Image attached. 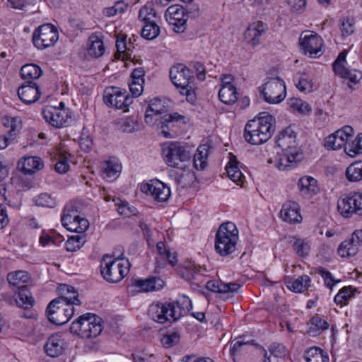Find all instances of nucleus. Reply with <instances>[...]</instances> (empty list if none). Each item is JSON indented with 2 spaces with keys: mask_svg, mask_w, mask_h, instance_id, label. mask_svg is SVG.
<instances>
[{
  "mask_svg": "<svg viewBox=\"0 0 362 362\" xmlns=\"http://www.w3.org/2000/svg\"><path fill=\"white\" fill-rule=\"evenodd\" d=\"M276 119L267 112L249 120L244 129V139L250 144L261 145L267 142L275 130Z\"/></svg>",
  "mask_w": 362,
  "mask_h": 362,
  "instance_id": "obj_1",
  "label": "nucleus"
},
{
  "mask_svg": "<svg viewBox=\"0 0 362 362\" xmlns=\"http://www.w3.org/2000/svg\"><path fill=\"white\" fill-rule=\"evenodd\" d=\"M182 305L181 307L179 302H157L150 305L148 308V315L155 322L164 324L177 321L183 315L182 312L189 311L192 308L191 300L187 297H182Z\"/></svg>",
  "mask_w": 362,
  "mask_h": 362,
  "instance_id": "obj_2",
  "label": "nucleus"
},
{
  "mask_svg": "<svg viewBox=\"0 0 362 362\" xmlns=\"http://www.w3.org/2000/svg\"><path fill=\"white\" fill-rule=\"evenodd\" d=\"M238 230L232 222L222 223L216 234L215 250L221 256H227L235 250Z\"/></svg>",
  "mask_w": 362,
  "mask_h": 362,
  "instance_id": "obj_3",
  "label": "nucleus"
},
{
  "mask_svg": "<svg viewBox=\"0 0 362 362\" xmlns=\"http://www.w3.org/2000/svg\"><path fill=\"white\" fill-rule=\"evenodd\" d=\"M70 331L84 339L96 337L103 331L102 319L96 315L86 313L71 323Z\"/></svg>",
  "mask_w": 362,
  "mask_h": 362,
  "instance_id": "obj_4",
  "label": "nucleus"
},
{
  "mask_svg": "<svg viewBox=\"0 0 362 362\" xmlns=\"http://www.w3.org/2000/svg\"><path fill=\"white\" fill-rule=\"evenodd\" d=\"M170 78L173 83L180 89V93L186 96L188 102L195 101V91L191 85L193 76L189 68L182 64L173 66L170 71Z\"/></svg>",
  "mask_w": 362,
  "mask_h": 362,
  "instance_id": "obj_5",
  "label": "nucleus"
},
{
  "mask_svg": "<svg viewBox=\"0 0 362 362\" xmlns=\"http://www.w3.org/2000/svg\"><path fill=\"white\" fill-rule=\"evenodd\" d=\"M162 156L167 165L184 169L191 158L190 152L178 142H166L162 146Z\"/></svg>",
  "mask_w": 362,
  "mask_h": 362,
  "instance_id": "obj_6",
  "label": "nucleus"
},
{
  "mask_svg": "<svg viewBox=\"0 0 362 362\" xmlns=\"http://www.w3.org/2000/svg\"><path fill=\"white\" fill-rule=\"evenodd\" d=\"M29 279L28 273L22 270L11 272L7 275L8 283L18 289L15 299L17 305L25 308H31L35 303L34 298L25 285Z\"/></svg>",
  "mask_w": 362,
  "mask_h": 362,
  "instance_id": "obj_7",
  "label": "nucleus"
},
{
  "mask_svg": "<svg viewBox=\"0 0 362 362\" xmlns=\"http://www.w3.org/2000/svg\"><path fill=\"white\" fill-rule=\"evenodd\" d=\"M129 263L124 266L122 260L113 258L109 255L103 257L100 264V272L103 277L108 282L120 281L129 272Z\"/></svg>",
  "mask_w": 362,
  "mask_h": 362,
  "instance_id": "obj_8",
  "label": "nucleus"
},
{
  "mask_svg": "<svg viewBox=\"0 0 362 362\" xmlns=\"http://www.w3.org/2000/svg\"><path fill=\"white\" fill-rule=\"evenodd\" d=\"M62 298H54L47 307V317L50 322L56 325L66 323L74 313V307L70 303L62 304Z\"/></svg>",
  "mask_w": 362,
  "mask_h": 362,
  "instance_id": "obj_9",
  "label": "nucleus"
},
{
  "mask_svg": "<svg viewBox=\"0 0 362 362\" xmlns=\"http://www.w3.org/2000/svg\"><path fill=\"white\" fill-rule=\"evenodd\" d=\"M58 39L59 33L57 27L51 23H46L34 30L32 41L37 49L43 50L53 47Z\"/></svg>",
  "mask_w": 362,
  "mask_h": 362,
  "instance_id": "obj_10",
  "label": "nucleus"
},
{
  "mask_svg": "<svg viewBox=\"0 0 362 362\" xmlns=\"http://www.w3.org/2000/svg\"><path fill=\"white\" fill-rule=\"evenodd\" d=\"M260 95L269 103L277 104L286 97V85L279 76L270 78L259 88Z\"/></svg>",
  "mask_w": 362,
  "mask_h": 362,
  "instance_id": "obj_11",
  "label": "nucleus"
},
{
  "mask_svg": "<svg viewBox=\"0 0 362 362\" xmlns=\"http://www.w3.org/2000/svg\"><path fill=\"white\" fill-rule=\"evenodd\" d=\"M337 209L346 218L354 214L362 216V194L354 192L343 195L338 201Z\"/></svg>",
  "mask_w": 362,
  "mask_h": 362,
  "instance_id": "obj_12",
  "label": "nucleus"
},
{
  "mask_svg": "<svg viewBox=\"0 0 362 362\" xmlns=\"http://www.w3.org/2000/svg\"><path fill=\"white\" fill-rule=\"evenodd\" d=\"M103 98L105 104L117 109L127 107L132 103V98L127 93V91L117 87L107 88Z\"/></svg>",
  "mask_w": 362,
  "mask_h": 362,
  "instance_id": "obj_13",
  "label": "nucleus"
},
{
  "mask_svg": "<svg viewBox=\"0 0 362 362\" xmlns=\"http://www.w3.org/2000/svg\"><path fill=\"white\" fill-rule=\"evenodd\" d=\"M354 129L350 126H344L334 133L327 136L324 141V146L327 149L337 150L342 147L345 148L346 142L352 138Z\"/></svg>",
  "mask_w": 362,
  "mask_h": 362,
  "instance_id": "obj_14",
  "label": "nucleus"
},
{
  "mask_svg": "<svg viewBox=\"0 0 362 362\" xmlns=\"http://www.w3.org/2000/svg\"><path fill=\"white\" fill-rule=\"evenodd\" d=\"M299 44L304 54H309L310 57H319L322 54L321 49L322 39L316 33L312 32L309 34H304L303 33L299 38Z\"/></svg>",
  "mask_w": 362,
  "mask_h": 362,
  "instance_id": "obj_15",
  "label": "nucleus"
},
{
  "mask_svg": "<svg viewBox=\"0 0 362 362\" xmlns=\"http://www.w3.org/2000/svg\"><path fill=\"white\" fill-rule=\"evenodd\" d=\"M141 190L144 193L150 194L155 200L160 202L167 201L170 196V188L158 180H153L148 183L142 184Z\"/></svg>",
  "mask_w": 362,
  "mask_h": 362,
  "instance_id": "obj_16",
  "label": "nucleus"
},
{
  "mask_svg": "<svg viewBox=\"0 0 362 362\" xmlns=\"http://www.w3.org/2000/svg\"><path fill=\"white\" fill-rule=\"evenodd\" d=\"M43 117L50 125L56 128L65 126L68 121V115L64 109L57 107H47L42 111Z\"/></svg>",
  "mask_w": 362,
  "mask_h": 362,
  "instance_id": "obj_17",
  "label": "nucleus"
},
{
  "mask_svg": "<svg viewBox=\"0 0 362 362\" xmlns=\"http://www.w3.org/2000/svg\"><path fill=\"white\" fill-rule=\"evenodd\" d=\"M163 281L160 278L149 277L145 279H135L129 287L130 293L134 292H149L159 290L163 286Z\"/></svg>",
  "mask_w": 362,
  "mask_h": 362,
  "instance_id": "obj_18",
  "label": "nucleus"
},
{
  "mask_svg": "<svg viewBox=\"0 0 362 362\" xmlns=\"http://www.w3.org/2000/svg\"><path fill=\"white\" fill-rule=\"evenodd\" d=\"M19 98L26 104L35 103L40 98V93L36 83L25 81L18 89Z\"/></svg>",
  "mask_w": 362,
  "mask_h": 362,
  "instance_id": "obj_19",
  "label": "nucleus"
},
{
  "mask_svg": "<svg viewBox=\"0 0 362 362\" xmlns=\"http://www.w3.org/2000/svg\"><path fill=\"white\" fill-rule=\"evenodd\" d=\"M282 220L289 223H299L302 221L300 206L297 202L289 201L283 204L280 211Z\"/></svg>",
  "mask_w": 362,
  "mask_h": 362,
  "instance_id": "obj_20",
  "label": "nucleus"
},
{
  "mask_svg": "<svg viewBox=\"0 0 362 362\" xmlns=\"http://www.w3.org/2000/svg\"><path fill=\"white\" fill-rule=\"evenodd\" d=\"M267 30V25L262 21L251 23L245 32V39L250 45L256 46L260 43V37Z\"/></svg>",
  "mask_w": 362,
  "mask_h": 362,
  "instance_id": "obj_21",
  "label": "nucleus"
},
{
  "mask_svg": "<svg viewBox=\"0 0 362 362\" xmlns=\"http://www.w3.org/2000/svg\"><path fill=\"white\" fill-rule=\"evenodd\" d=\"M277 145L282 151L296 148V134L291 127H288L279 133L276 140Z\"/></svg>",
  "mask_w": 362,
  "mask_h": 362,
  "instance_id": "obj_22",
  "label": "nucleus"
},
{
  "mask_svg": "<svg viewBox=\"0 0 362 362\" xmlns=\"http://www.w3.org/2000/svg\"><path fill=\"white\" fill-rule=\"evenodd\" d=\"M44 167L42 160L37 156L24 158L18 163V168L24 175H30Z\"/></svg>",
  "mask_w": 362,
  "mask_h": 362,
  "instance_id": "obj_23",
  "label": "nucleus"
},
{
  "mask_svg": "<svg viewBox=\"0 0 362 362\" xmlns=\"http://www.w3.org/2000/svg\"><path fill=\"white\" fill-rule=\"evenodd\" d=\"M208 290L220 293H233L238 292L240 285L235 282L224 283L216 280H211L206 283Z\"/></svg>",
  "mask_w": 362,
  "mask_h": 362,
  "instance_id": "obj_24",
  "label": "nucleus"
},
{
  "mask_svg": "<svg viewBox=\"0 0 362 362\" xmlns=\"http://www.w3.org/2000/svg\"><path fill=\"white\" fill-rule=\"evenodd\" d=\"M202 271H206V269L200 266H197L192 262H186L184 264L179 268V275L187 281L197 279L199 276L203 275Z\"/></svg>",
  "mask_w": 362,
  "mask_h": 362,
  "instance_id": "obj_25",
  "label": "nucleus"
},
{
  "mask_svg": "<svg viewBox=\"0 0 362 362\" xmlns=\"http://www.w3.org/2000/svg\"><path fill=\"white\" fill-rule=\"evenodd\" d=\"M298 186L301 195L305 197H310L319 191L317 180L310 176L301 177L298 180Z\"/></svg>",
  "mask_w": 362,
  "mask_h": 362,
  "instance_id": "obj_26",
  "label": "nucleus"
},
{
  "mask_svg": "<svg viewBox=\"0 0 362 362\" xmlns=\"http://www.w3.org/2000/svg\"><path fill=\"white\" fill-rule=\"evenodd\" d=\"M284 153L280 156L278 163V168L280 170H286L289 167H294L296 162L301 158V153L292 150L283 151Z\"/></svg>",
  "mask_w": 362,
  "mask_h": 362,
  "instance_id": "obj_27",
  "label": "nucleus"
},
{
  "mask_svg": "<svg viewBox=\"0 0 362 362\" xmlns=\"http://www.w3.org/2000/svg\"><path fill=\"white\" fill-rule=\"evenodd\" d=\"M59 291L61 296L59 298H62V304L70 303L71 306L73 305H80L81 301L78 299V294L74 287L67 285L62 284L59 287Z\"/></svg>",
  "mask_w": 362,
  "mask_h": 362,
  "instance_id": "obj_28",
  "label": "nucleus"
},
{
  "mask_svg": "<svg viewBox=\"0 0 362 362\" xmlns=\"http://www.w3.org/2000/svg\"><path fill=\"white\" fill-rule=\"evenodd\" d=\"M46 353L51 357H57L62 354L63 342L59 334L52 335L45 346Z\"/></svg>",
  "mask_w": 362,
  "mask_h": 362,
  "instance_id": "obj_29",
  "label": "nucleus"
},
{
  "mask_svg": "<svg viewBox=\"0 0 362 362\" xmlns=\"http://www.w3.org/2000/svg\"><path fill=\"white\" fill-rule=\"evenodd\" d=\"M218 97L221 102L230 105L235 103L238 100L236 88L233 84L225 82L218 91Z\"/></svg>",
  "mask_w": 362,
  "mask_h": 362,
  "instance_id": "obj_30",
  "label": "nucleus"
},
{
  "mask_svg": "<svg viewBox=\"0 0 362 362\" xmlns=\"http://www.w3.org/2000/svg\"><path fill=\"white\" fill-rule=\"evenodd\" d=\"M226 171L229 178L237 185L243 184L245 177L238 166V161L235 156H232L226 165Z\"/></svg>",
  "mask_w": 362,
  "mask_h": 362,
  "instance_id": "obj_31",
  "label": "nucleus"
},
{
  "mask_svg": "<svg viewBox=\"0 0 362 362\" xmlns=\"http://www.w3.org/2000/svg\"><path fill=\"white\" fill-rule=\"evenodd\" d=\"M105 52L103 40L97 35H91L88 38V53L90 56L98 58Z\"/></svg>",
  "mask_w": 362,
  "mask_h": 362,
  "instance_id": "obj_32",
  "label": "nucleus"
},
{
  "mask_svg": "<svg viewBox=\"0 0 362 362\" xmlns=\"http://www.w3.org/2000/svg\"><path fill=\"white\" fill-rule=\"evenodd\" d=\"M329 328V323L320 316H313L308 323L307 332L309 335L315 337L320 335L324 330Z\"/></svg>",
  "mask_w": 362,
  "mask_h": 362,
  "instance_id": "obj_33",
  "label": "nucleus"
},
{
  "mask_svg": "<svg viewBox=\"0 0 362 362\" xmlns=\"http://www.w3.org/2000/svg\"><path fill=\"white\" fill-rule=\"evenodd\" d=\"M42 74L40 67L34 64H28L22 66L21 69V75L25 81H33L37 79Z\"/></svg>",
  "mask_w": 362,
  "mask_h": 362,
  "instance_id": "obj_34",
  "label": "nucleus"
},
{
  "mask_svg": "<svg viewBox=\"0 0 362 362\" xmlns=\"http://www.w3.org/2000/svg\"><path fill=\"white\" fill-rule=\"evenodd\" d=\"M360 250V247L356 245L351 238H349L344 240L339 245L337 252L341 257H349L356 255Z\"/></svg>",
  "mask_w": 362,
  "mask_h": 362,
  "instance_id": "obj_35",
  "label": "nucleus"
},
{
  "mask_svg": "<svg viewBox=\"0 0 362 362\" xmlns=\"http://www.w3.org/2000/svg\"><path fill=\"white\" fill-rule=\"evenodd\" d=\"M208 152L209 148L206 145H201L198 147L193 158L194 166L197 170H204L206 167Z\"/></svg>",
  "mask_w": 362,
  "mask_h": 362,
  "instance_id": "obj_36",
  "label": "nucleus"
},
{
  "mask_svg": "<svg viewBox=\"0 0 362 362\" xmlns=\"http://www.w3.org/2000/svg\"><path fill=\"white\" fill-rule=\"evenodd\" d=\"M335 74L344 78H346L350 83L356 84L362 79V72L358 70H348L346 68H341L337 65Z\"/></svg>",
  "mask_w": 362,
  "mask_h": 362,
  "instance_id": "obj_37",
  "label": "nucleus"
},
{
  "mask_svg": "<svg viewBox=\"0 0 362 362\" xmlns=\"http://www.w3.org/2000/svg\"><path fill=\"white\" fill-rule=\"evenodd\" d=\"M346 177L350 182H358L362 180V160L350 164L346 170Z\"/></svg>",
  "mask_w": 362,
  "mask_h": 362,
  "instance_id": "obj_38",
  "label": "nucleus"
},
{
  "mask_svg": "<svg viewBox=\"0 0 362 362\" xmlns=\"http://www.w3.org/2000/svg\"><path fill=\"white\" fill-rule=\"evenodd\" d=\"M307 362H327L329 358L324 351L318 347H311L304 354Z\"/></svg>",
  "mask_w": 362,
  "mask_h": 362,
  "instance_id": "obj_39",
  "label": "nucleus"
},
{
  "mask_svg": "<svg viewBox=\"0 0 362 362\" xmlns=\"http://www.w3.org/2000/svg\"><path fill=\"white\" fill-rule=\"evenodd\" d=\"M310 278L308 275H303L298 279L288 282L287 287L296 293H301L310 285Z\"/></svg>",
  "mask_w": 362,
  "mask_h": 362,
  "instance_id": "obj_40",
  "label": "nucleus"
},
{
  "mask_svg": "<svg viewBox=\"0 0 362 362\" xmlns=\"http://www.w3.org/2000/svg\"><path fill=\"white\" fill-rule=\"evenodd\" d=\"M141 36L146 40H153L160 33V28L156 21L143 22Z\"/></svg>",
  "mask_w": 362,
  "mask_h": 362,
  "instance_id": "obj_41",
  "label": "nucleus"
},
{
  "mask_svg": "<svg viewBox=\"0 0 362 362\" xmlns=\"http://www.w3.org/2000/svg\"><path fill=\"white\" fill-rule=\"evenodd\" d=\"M122 166L116 160L110 159L103 166V173L109 179H115L120 173Z\"/></svg>",
  "mask_w": 362,
  "mask_h": 362,
  "instance_id": "obj_42",
  "label": "nucleus"
},
{
  "mask_svg": "<svg viewBox=\"0 0 362 362\" xmlns=\"http://www.w3.org/2000/svg\"><path fill=\"white\" fill-rule=\"evenodd\" d=\"M345 152L351 157H355L362 153V133L351 142H346Z\"/></svg>",
  "mask_w": 362,
  "mask_h": 362,
  "instance_id": "obj_43",
  "label": "nucleus"
},
{
  "mask_svg": "<svg viewBox=\"0 0 362 362\" xmlns=\"http://www.w3.org/2000/svg\"><path fill=\"white\" fill-rule=\"evenodd\" d=\"M158 18V14L152 5H145L139 11V19L142 22L156 21Z\"/></svg>",
  "mask_w": 362,
  "mask_h": 362,
  "instance_id": "obj_44",
  "label": "nucleus"
},
{
  "mask_svg": "<svg viewBox=\"0 0 362 362\" xmlns=\"http://www.w3.org/2000/svg\"><path fill=\"white\" fill-rule=\"evenodd\" d=\"M63 226L69 231L82 233L88 228L89 223L86 218H83L69 222Z\"/></svg>",
  "mask_w": 362,
  "mask_h": 362,
  "instance_id": "obj_45",
  "label": "nucleus"
},
{
  "mask_svg": "<svg viewBox=\"0 0 362 362\" xmlns=\"http://www.w3.org/2000/svg\"><path fill=\"white\" fill-rule=\"evenodd\" d=\"M288 105L293 110H296L301 114H309L312 110L310 105L308 103L299 98L290 99L288 100Z\"/></svg>",
  "mask_w": 362,
  "mask_h": 362,
  "instance_id": "obj_46",
  "label": "nucleus"
},
{
  "mask_svg": "<svg viewBox=\"0 0 362 362\" xmlns=\"http://www.w3.org/2000/svg\"><path fill=\"white\" fill-rule=\"evenodd\" d=\"M293 248L298 256L304 257L308 255L310 245L303 239H296L293 243Z\"/></svg>",
  "mask_w": 362,
  "mask_h": 362,
  "instance_id": "obj_47",
  "label": "nucleus"
},
{
  "mask_svg": "<svg viewBox=\"0 0 362 362\" xmlns=\"http://www.w3.org/2000/svg\"><path fill=\"white\" fill-rule=\"evenodd\" d=\"M35 204L37 206L42 207H54L56 202L54 198L47 193H42L37 196L35 199Z\"/></svg>",
  "mask_w": 362,
  "mask_h": 362,
  "instance_id": "obj_48",
  "label": "nucleus"
},
{
  "mask_svg": "<svg viewBox=\"0 0 362 362\" xmlns=\"http://www.w3.org/2000/svg\"><path fill=\"white\" fill-rule=\"evenodd\" d=\"M165 348H171L180 341V334L177 332H173L165 334L160 340Z\"/></svg>",
  "mask_w": 362,
  "mask_h": 362,
  "instance_id": "obj_49",
  "label": "nucleus"
},
{
  "mask_svg": "<svg viewBox=\"0 0 362 362\" xmlns=\"http://www.w3.org/2000/svg\"><path fill=\"white\" fill-rule=\"evenodd\" d=\"M296 86L301 92H310L313 89L311 80L305 74H300L296 83Z\"/></svg>",
  "mask_w": 362,
  "mask_h": 362,
  "instance_id": "obj_50",
  "label": "nucleus"
},
{
  "mask_svg": "<svg viewBox=\"0 0 362 362\" xmlns=\"http://www.w3.org/2000/svg\"><path fill=\"white\" fill-rule=\"evenodd\" d=\"M127 36L123 34H119L117 35V42H116V48L118 52L119 53H127L131 51V48L132 47L131 42L129 44L126 42Z\"/></svg>",
  "mask_w": 362,
  "mask_h": 362,
  "instance_id": "obj_51",
  "label": "nucleus"
},
{
  "mask_svg": "<svg viewBox=\"0 0 362 362\" xmlns=\"http://www.w3.org/2000/svg\"><path fill=\"white\" fill-rule=\"evenodd\" d=\"M2 124L5 127L10 128L7 134L11 137H14L18 128L17 119L6 116L2 118Z\"/></svg>",
  "mask_w": 362,
  "mask_h": 362,
  "instance_id": "obj_52",
  "label": "nucleus"
},
{
  "mask_svg": "<svg viewBox=\"0 0 362 362\" xmlns=\"http://www.w3.org/2000/svg\"><path fill=\"white\" fill-rule=\"evenodd\" d=\"M268 350L270 354L276 358L284 357L286 354V349L281 343L274 342L271 344L268 347Z\"/></svg>",
  "mask_w": 362,
  "mask_h": 362,
  "instance_id": "obj_53",
  "label": "nucleus"
},
{
  "mask_svg": "<svg viewBox=\"0 0 362 362\" xmlns=\"http://www.w3.org/2000/svg\"><path fill=\"white\" fill-rule=\"evenodd\" d=\"M147 109L152 113H154L155 115H160L166 112L165 106L163 105L161 100L156 98L151 101Z\"/></svg>",
  "mask_w": 362,
  "mask_h": 362,
  "instance_id": "obj_54",
  "label": "nucleus"
},
{
  "mask_svg": "<svg viewBox=\"0 0 362 362\" xmlns=\"http://www.w3.org/2000/svg\"><path fill=\"white\" fill-rule=\"evenodd\" d=\"M168 18H186L185 9L183 7H179L177 5L170 6L166 10Z\"/></svg>",
  "mask_w": 362,
  "mask_h": 362,
  "instance_id": "obj_55",
  "label": "nucleus"
},
{
  "mask_svg": "<svg viewBox=\"0 0 362 362\" xmlns=\"http://www.w3.org/2000/svg\"><path fill=\"white\" fill-rule=\"evenodd\" d=\"M78 218H81L78 214L77 210L70 209L69 207H65L64 210V214L62 217V223L64 226Z\"/></svg>",
  "mask_w": 362,
  "mask_h": 362,
  "instance_id": "obj_56",
  "label": "nucleus"
},
{
  "mask_svg": "<svg viewBox=\"0 0 362 362\" xmlns=\"http://www.w3.org/2000/svg\"><path fill=\"white\" fill-rule=\"evenodd\" d=\"M134 362H158L153 354H147L142 351H137L132 354Z\"/></svg>",
  "mask_w": 362,
  "mask_h": 362,
  "instance_id": "obj_57",
  "label": "nucleus"
},
{
  "mask_svg": "<svg viewBox=\"0 0 362 362\" xmlns=\"http://www.w3.org/2000/svg\"><path fill=\"white\" fill-rule=\"evenodd\" d=\"M169 23L174 26L173 30L176 33H183L187 26V18H168Z\"/></svg>",
  "mask_w": 362,
  "mask_h": 362,
  "instance_id": "obj_58",
  "label": "nucleus"
},
{
  "mask_svg": "<svg viewBox=\"0 0 362 362\" xmlns=\"http://www.w3.org/2000/svg\"><path fill=\"white\" fill-rule=\"evenodd\" d=\"M137 122L132 117H127L123 120L120 130L123 132L131 133L135 131Z\"/></svg>",
  "mask_w": 362,
  "mask_h": 362,
  "instance_id": "obj_59",
  "label": "nucleus"
},
{
  "mask_svg": "<svg viewBox=\"0 0 362 362\" xmlns=\"http://www.w3.org/2000/svg\"><path fill=\"white\" fill-rule=\"evenodd\" d=\"M340 28L344 37L349 36L354 31V23L349 18L344 19L341 23Z\"/></svg>",
  "mask_w": 362,
  "mask_h": 362,
  "instance_id": "obj_60",
  "label": "nucleus"
},
{
  "mask_svg": "<svg viewBox=\"0 0 362 362\" xmlns=\"http://www.w3.org/2000/svg\"><path fill=\"white\" fill-rule=\"evenodd\" d=\"M54 168L60 174L66 173L69 170V164L64 155L60 156L59 160L56 163Z\"/></svg>",
  "mask_w": 362,
  "mask_h": 362,
  "instance_id": "obj_61",
  "label": "nucleus"
},
{
  "mask_svg": "<svg viewBox=\"0 0 362 362\" xmlns=\"http://www.w3.org/2000/svg\"><path fill=\"white\" fill-rule=\"evenodd\" d=\"M119 213L126 217H129L132 215H134L136 213V209L130 206L127 202H122L118 208Z\"/></svg>",
  "mask_w": 362,
  "mask_h": 362,
  "instance_id": "obj_62",
  "label": "nucleus"
},
{
  "mask_svg": "<svg viewBox=\"0 0 362 362\" xmlns=\"http://www.w3.org/2000/svg\"><path fill=\"white\" fill-rule=\"evenodd\" d=\"M193 68L197 73V78L199 81H204L206 78L205 68L203 64L196 62L193 63Z\"/></svg>",
  "mask_w": 362,
  "mask_h": 362,
  "instance_id": "obj_63",
  "label": "nucleus"
},
{
  "mask_svg": "<svg viewBox=\"0 0 362 362\" xmlns=\"http://www.w3.org/2000/svg\"><path fill=\"white\" fill-rule=\"evenodd\" d=\"M129 90L134 95L139 96L143 92V83L132 81L129 83Z\"/></svg>",
  "mask_w": 362,
  "mask_h": 362,
  "instance_id": "obj_64",
  "label": "nucleus"
}]
</instances>
